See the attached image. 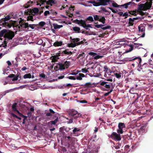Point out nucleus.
<instances>
[{
  "instance_id": "obj_1",
  "label": "nucleus",
  "mask_w": 153,
  "mask_h": 153,
  "mask_svg": "<svg viewBox=\"0 0 153 153\" xmlns=\"http://www.w3.org/2000/svg\"><path fill=\"white\" fill-rule=\"evenodd\" d=\"M127 41H121L120 42H116V45H120V46L116 47V48H119L123 46L124 48H127L125 52L128 53L132 51L134 47L137 48L140 45H142V44L135 43H134L133 45H128L127 44Z\"/></svg>"
},
{
  "instance_id": "obj_2",
  "label": "nucleus",
  "mask_w": 153,
  "mask_h": 153,
  "mask_svg": "<svg viewBox=\"0 0 153 153\" xmlns=\"http://www.w3.org/2000/svg\"><path fill=\"white\" fill-rule=\"evenodd\" d=\"M152 0H147V2L144 4H141L139 5L138 9L137 11L140 15L143 16L144 15L145 13L142 10H146L149 9L151 7Z\"/></svg>"
},
{
  "instance_id": "obj_3",
  "label": "nucleus",
  "mask_w": 153,
  "mask_h": 153,
  "mask_svg": "<svg viewBox=\"0 0 153 153\" xmlns=\"http://www.w3.org/2000/svg\"><path fill=\"white\" fill-rule=\"evenodd\" d=\"M38 0L37 1V5H39L40 6L42 5L43 4L44 2H46L47 4L52 6L53 4H56L57 3V1L56 0Z\"/></svg>"
},
{
  "instance_id": "obj_4",
  "label": "nucleus",
  "mask_w": 153,
  "mask_h": 153,
  "mask_svg": "<svg viewBox=\"0 0 153 153\" xmlns=\"http://www.w3.org/2000/svg\"><path fill=\"white\" fill-rule=\"evenodd\" d=\"M79 41L80 39L78 38L72 39H71V42L68 44V47L74 48L77 45H80L81 43H83L82 41L81 42H79Z\"/></svg>"
},
{
  "instance_id": "obj_5",
  "label": "nucleus",
  "mask_w": 153,
  "mask_h": 153,
  "mask_svg": "<svg viewBox=\"0 0 153 153\" xmlns=\"http://www.w3.org/2000/svg\"><path fill=\"white\" fill-rule=\"evenodd\" d=\"M70 65L69 62L66 61L65 62L60 63L57 65V67L60 70L64 69L65 68H67Z\"/></svg>"
},
{
  "instance_id": "obj_6",
  "label": "nucleus",
  "mask_w": 153,
  "mask_h": 153,
  "mask_svg": "<svg viewBox=\"0 0 153 153\" xmlns=\"http://www.w3.org/2000/svg\"><path fill=\"white\" fill-rule=\"evenodd\" d=\"M143 18L142 17V18L140 17H136L134 18L133 19L130 18L129 19V22L128 23V25L127 26V27L128 29L129 28H131L134 29V27L133 26L134 25V20H137L138 19H143Z\"/></svg>"
},
{
  "instance_id": "obj_7",
  "label": "nucleus",
  "mask_w": 153,
  "mask_h": 153,
  "mask_svg": "<svg viewBox=\"0 0 153 153\" xmlns=\"http://www.w3.org/2000/svg\"><path fill=\"white\" fill-rule=\"evenodd\" d=\"M110 137L112 139L116 141H120L121 140L120 135L116 132H113L110 135Z\"/></svg>"
},
{
  "instance_id": "obj_8",
  "label": "nucleus",
  "mask_w": 153,
  "mask_h": 153,
  "mask_svg": "<svg viewBox=\"0 0 153 153\" xmlns=\"http://www.w3.org/2000/svg\"><path fill=\"white\" fill-rule=\"evenodd\" d=\"M111 3L113 6L114 7H118L119 6H123L125 8H127L128 7V6L130 5V4H131L132 3V2H129L125 4H124L122 5H118L116 2H115L114 1H112L111 0V1L110 2Z\"/></svg>"
},
{
  "instance_id": "obj_9",
  "label": "nucleus",
  "mask_w": 153,
  "mask_h": 153,
  "mask_svg": "<svg viewBox=\"0 0 153 153\" xmlns=\"http://www.w3.org/2000/svg\"><path fill=\"white\" fill-rule=\"evenodd\" d=\"M69 115L74 117V118H76L80 117L81 115L78 112L74 110H71L69 113Z\"/></svg>"
},
{
  "instance_id": "obj_10",
  "label": "nucleus",
  "mask_w": 153,
  "mask_h": 153,
  "mask_svg": "<svg viewBox=\"0 0 153 153\" xmlns=\"http://www.w3.org/2000/svg\"><path fill=\"white\" fill-rule=\"evenodd\" d=\"M77 23L80 25H81L83 27L85 28L86 29H88V27H91L90 25H87L85 23V22L84 21L80 20H79L78 21Z\"/></svg>"
},
{
  "instance_id": "obj_11",
  "label": "nucleus",
  "mask_w": 153,
  "mask_h": 153,
  "mask_svg": "<svg viewBox=\"0 0 153 153\" xmlns=\"http://www.w3.org/2000/svg\"><path fill=\"white\" fill-rule=\"evenodd\" d=\"M88 54L94 57V59H95L101 58L103 57V56L102 55H99L97 53L93 52H90L88 53Z\"/></svg>"
},
{
  "instance_id": "obj_12",
  "label": "nucleus",
  "mask_w": 153,
  "mask_h": 153,
  "mask_svg": "<svg viewBox=\"0 0 153 153\" xmlns=\"http://www.w3.org/2000/svg\"><path fill=\"white\" fill-rule=\"evenodd\" d=\"M111 1V0H98V6L100 5H106Z\"/></svg>"
},
{
  "instance_id": "obj_13",
  "label": "nucleus",
  "mask_w": 153,
  "mask_h": 153,
  "mask_svg": "<svg viewBox=\"0 0 153 153\" xmlns=\"http://www.w3.org/2000/svg\"><path fill=\"white\" fill-rule=\"evenodd\" d=\"M8 77L10 78H13L11 80L10 82V83L11 84L16 83L15 81L18 79V76H15L14 74H10L8 76Z\"/></svg>"
},
{
  "instance_id": "obj_14",
  "label": "nucleus",
  "mask_w": 153,
  "mask_h": 153,
  "mask_svg": "<svg viewBox=\"0 0 153 153\" xmlns=\"http://www.w3.org/2000/svg\"><path fill=\"white\" fill-rule=\"evenodd\" d=\"M28 10L27 13L30 15L32 14L33 15H34L35 14L37 13L39 11L38 9L37 8H35L32 10L30 9H28Z\"/></svg>"
},
{
  "instance_id": "obj_15",
  "label": "nucleus",
  "mask_w": 153,
  "mask_h": 153,
  "mask_svg": "<svg viewBox=\"0 0 153 153\" xmlns=\"http://www.w3.org/2000/svg\"><path fill=\"white\" fill-rule=\"evenodd\" d=\"M22 26L25 28L29 29V28H30L32 29H33L36 26L35 24H29L28 22H26L23 24Z\"/></svg>"
},
{
  "instance_id": "obj_16",
  "label": "nucleus",
  "mask_w": 153,
  "mask_h": 153,
  "mask_svg": "<svg viewBox=\"0 0 153 153\" xmlns=\"http://www.w3.org/2000/svg\"><path fill=\"white\" fill-rule=\"evenodd\" d=\"M14 36V33L13 32L8 31L7 30L5 37L9 39H12Z\"/></svg>"
},
{
  "instance_id": "obj_17",
  "label": "nucleus",
  "mask_w": 153,
  "mask_h": 153,
  "mask_svg": "<svg viewBox=\"0 0 153 153\" xmlns=\"http://www.w3.org/2000/svg\"><path fill=\"white\" fill-rule=\"evenodd\" d=\"M100 85L106 88H109L111 87V85L106 82H100Z\"/></svg>"
},
{
  "instance_id": "obj_18",
  "label": "nucleus",
  "mask_w": 153,
  "mask_h": 153,
  "mask_svg": "<svg viewBox=\"0 0 153 153\" xmlns=\"http://www.w3.org/2000/svg\"><path fill=\"white\" fill-rule=\"evenodd\" d=\"M104 25H102V24L100 25H95V27H96L99 28H101L102 29H103V30H106L108 29L109 28L111 27L110 26H107L106 27H103L104 26Z\"/></svg>"
},
{
  "instance_id": "obj_19",
  "label": "nucleus",
  "mask_w": 153,
  "mask_h": 153,
  "mask_svg": "<svg viewBox=\"0 0 153 153\" xmlns=\"http://www.w3.org/2000/svg\"><path fill=\"white\" fill-rule=\"evenodd\" d=\"M93 64L92 62H89L87 65H86V68H87V69L88 70H93L96 68V67L92 65L91 66V65Z\"/></svg>"
},
{
  "instance_id": "obj_20",
  "label": "nucleus",
  "mask_w": 153,
  "mask_h": 153,
  "mask_svg": "<svg viewBox=\"0 0 153 153\" xmlns=\"http://www.w3.org/2000/svg\"><path fill=\"white\" fill-rule=\"evenodd\" d=\"M85 76V75L83 74L79 73L78 75L76 76V79L81 80H82V78Z\"/></svg>"
},
{
  "instance_id": "obj_21",
  "label": "nucleus",
  "mask_w": 153,
  "mask_h": 153,
  "mask_svg": "<svg viewBox=\"0 0 153 153\" xmlns=\"http://www.w3.org/2000/svg\"><path fill=\"white\" fill-rule=\"evenodd\" d=\"M62 45V42L61 41H56L53 44L55 47L60 46Z\"/></svg>"
},
{
  "instance_id": "obj_22",
  "label": "nucleus",
  "mask_w": 153,
  "mask_h": 153,
  "mask_svg": "<svg viewBox=\"0 0 153 153\" xmlns=\"http://www.w3.org/2000/svg\"><path fill=\"white\" fill-rule=\"evenodd\" d=\"M7 30L4 29L1 31L0 32V36L2 37L4 35V36L5 37L6 34L7 32Z\"/></svg>"
},
{
  "instance_id": "obj_23",
  "label": "nucleus",
  "mask_w": 153,
  "mask_h": 153,
  "mask_svg": "<svg viewBox=\"0 0 153 153\" xmlns=\"http://www.w3.org/2000/svg\"><path fill=\"white\" fill-rule=\"evenodd\" d=\"M87 2L92 4H93V5L94 6H98V0H97L96 1H87Z\"/></svg>"
},
{
  "instance_id": "obj_24",
  "label": "nucleus",
  "mask_w": 153,
  "mask_h": 153,
  "mask_svg": "<svg viewBox=\"0 0 153 153\" xmlns=\"http://www.w3.org/2000/svg\"><path fill=\"white\" fill-rule=\"evenodd\" d=\"M53 25L54 29H59L63 27L62 25H59L56 23H54Z\"/></svg>"
},
{
  "instance_id": "obj_25",
  "label": "nucleus",
  "mask_w": 153,
  "mask_h": 153,
  "mask_svg": "<svg viewBox=\"0 0 153 153\" xmlns=\"http://www.w3.org/2000/svg\"><path fill=\"white\" fill-rule=\"evenodd\" d=\"M31 77H32V78H33L34 76H32L31 74L30 73L25 74L23 76V78L24 79L30 78Z\"/></svg>"
},
{
  "instance_id": "obj_26",
  "label": "nucleus",
  "mask_w": 153,
  "mask_h": 153,
  "mask_svg": "<svg viewBox=\"0 0 153 153\" xmlns=\"http://www.w3.org/2000/svg\"><path fill=\"white\" fill-rule=\"evenodd\" d=\"M94 84L90 82H88L86 83L85 85V86L87 87H92Z\"/></svg>"
},
{
  "instance_id": "obj_27",
  "label": "nucleus",
  "mask_w": 153,
  "mask_h": 153,
  "mask_svg": "<svg viewBox=\"0 0 153 153\" xmlns=\"http://www.w3.org/2000/svg\"><path fill=\"white\" fill-rule=\"evenodd\" d=\"M17 105L16 103H14L12 105V108L14 111H16L17 112L18 111L17 110L16 108Z\"/></svg>"
},
{
  "instance_id": "obj_28",
  "label": "nucleus",
  "mask_w": 153,
  "mask_h": 153,
  "mask_svg": "<svg viewBox=\"0 0 153 153\" xmlns=\"http://www.w3.org/2000/svg\"><path fill=\"white\" fill-rule=\"evenodd\" d=\"M35 19V18L33 17V16L31 15L29 16L27 18V21H33Z\"/></svg>"
},
{
  "instance_id": "obj_29",
  "label": "nucleus",
  "mask_w": 153,
  "mask_h": 153,
  "mask_svg": "<svg viewBox=\"0 0 153 153\" xmlns=\"http://www.w3.org/2000/svg\"><path fill=\"white\" fill-rule=\"evenodd\" d=\"M68 7V6L67 5H62L61 6V8H59L60 10H62L63 9H65V11H67V8Z\"/></svg>"
},
{
  "instance_id": "obj_30",
  "label": "nucleus",
  "mask_w": 153,
  "mask_h": 153,
  "mask_svg": "<svg viewBox=\"0 0 153 153\" xmlns=\"http://www.w3.org/2000/svg\"><path fill=\"white\" fill-rule=\"evenodd\" d=\"M81 72V71L77 70H74L72 73H71L70 74L71 75H75L78 74V73L80 72Z\"/></svg>"
},
{
  "instance_id": "obj_31",
  "label": "nucleus",
  "mask_w": 153,
  "mask_h": 153,
  "mask_svg": "<svg viewBox=\"0 0 153 153\" xmlns=\"http://www.w3.org/2000/svg\"><path fill=\"white\" fill-rule=\"evenodd\" d=\"M73 30L74 31L77 33H79L80 32V28L79 27H73Z\"/></svg>"
},
{
  "instance_id": "obj_32",
  "label": "nucleus",
  "mask_w": 153,
  "mask_h": 153,
  "mask_svg": "<svg viewBox=\"0 0 153 153\" xmlns=\"http://www.w3.org/2000/svg\"><path fill=\"white\" fill-rule=\"evenodd\" d=\"M118 126L119 128H122V129H123V128H125V127L124 124L123 123H119Z\"/></svg>"
},
{
  "instance_id": "obj_33",
  "label": "nucleus",
  "mask_w": 153,
  "mask_h": 153,
  "mask_svg": "<svg viewBox=\"0 0 153 153\" xmlns=\"http://www.w3.org/2000/svg\"><path fill=\"white\" fill-rule=\"evenodd\" d=\"M139 32H143L144 31V27L143 26H139L138 27Z\"/></svg>"
},
{
  "instance_id": "obj_34",
  "label": "nucleus",
  "mask_w": 153,
  "mask_h": 153,
  "mask_svg": "<svg viewBox=\"0 0 153 153\" xmlns=\"http://www.w3.org/2000/svg\"><path fill=\"white\" fill-rule=\"evenodd\" d=\"M32 3V2L31 1H29L24 6V7L25 8H28L30 6V4H31Z\"/></svg>"
},
{
  "instance_id": "obj_35",
  "label": "nucleus",
  "mask_w": 153,
  "mask_h": 153,
  "mask_svg": "<svg viewBox=\"0 0 153 153\" xmlns=\"http://www.w3.org/2000/svg\"><path fill=\"white\" fill-rule=\"evenodd\" d=\"M99 21L101 22L103 24L105 23V19L104 17H102L100 18H99Z\"/></svg>"
},
{
  "instance_id": "obj_36",
  "label": "nucleus",
  "mask_w": 153,
  "mask_h": 153,
  "mask_svg": "<svg viewBox=\"0 0 153 153\" xmlns=\"http://www.w3.org/2000/svg\"><path fill=\"white\" fill-rule=\"evenodd\" d=\"M87 69V68L86 67L85 68L82 69L81 71L83 73H89V71Z\"/></svg>"
},
{
  "instance_id": "obj_37",
  "label": "nucleus",
  "mask_w": 153,
  "mask_h": 153,
  "mask_svg": "<svg viewBox=\"0 0 153 153\" xmlns=\"http://www.w3.org/2000/svg\"><path fill=\"white\" fill-rule=\"evenodd\" d=\"M79 130L76 128H74L73 131L74 135L76 136L77 135L76 134V132L79 131Z\"/></svg>"
},
{
  "instance_id": "obj_38",
  "label": "nucleus",
  "mask_w": 153,
  "mask_h": 153,
  "mask_svg": "<svg viewBox=\"0 0 153 153\" xmlns=\"http://www.w3.org/2000/svg\"><path fill=\"white\" fill-rule=\"evenodd\" d=\"M62 54L68 55L70 54H71L72 53L71 52H68L67 50H65L62 52Z\"/></svg>"
},
{
  "instance_id": "obj_39",
  "label": "nucleus",
  "mask_w": 153,
  "mask_h": 153,
  "mask_svg": "<svg viewBox=\"0 0 153 153\" xmlns=\"http://www.w3.org/2000/svg\"><path fill=\"white\" fill-rule=\"evenodd\" d=\"M58 121V118H57L55 120L53 121H51L50 122L53 125H55Z\"/></svg>"
},
{
  "instance_id": "obj_40",
  "label": "nucleus",
  "mask_w": 153,
  "mask_h": 153,
  "mask_svg": "<svg viewBox=\"0 0 153 153\" xmlns=\"http://www.w3.org/2000/svg\"><path fill=\"white\" fill-rule=\"evenodd\" d=\"M114 74L117 78H120L121 76L120 73H116Z\"/></svg>"
},
{
  "instance_id": "obj_41",
  "label": "nucleus",
  "mask_w": 153,
  "mask_h": 153,
  "mask_svg": "<svg viewBox=\"0 0 153 153\" xmlns=\"http://www.w3.org/2000/svg\"><path fill=\"white\" fill-rule=\"evenodd\" d=\"M51 14L54 16H56L57 14V13L54 10H51L50 11Z\"/></svg>"
},
{
  "instance_id": "obj_42",
  "label": "nucleus",
  "mask_w": 153,
  "mask_h": 153,
  "mask_svg": "<svg viewBox=\"0 0 153 153\" xmlns=\"http://www.w3.org/2000/svg\"><path fill=\"white\" fill-rule=\"evenodd\" d=\"M117 131L119 134H122L123 133V129L121 128H119V129L117 130Z\"/></svg>"
},
{
  "instance_id": "obj_43",
  "label": "nucleus",
  "mask_w": 153,
  "mask_h": 153,
  "mask_svg": "<svg viewBox=\"0 0 153 153\" xmlns=\"http://www.w3.org/2000/svg\"><path fill=\"white\" fill-rule=\"evenodd\" d=\"M3 26L7 28H10L11 27V25L8 23H5L3 25Z\"/></svg>"
},
{
  "instance_id": "obj_44",
  "label": "nucleus",
  "mask_w": 153,
  "mask_h": 153,
  "mask_svg": "<svg viewBox=\"0 0 153 153\" xmlns=\"http://www.w3.org/2000/svg\"><path fill=\"white\" fill-rule=\"evenodd\" d=\"M45 25V23L44 22H39V25L41 27H43Z\"/></svg>"
},
{
  "instance_id": "obj_45",
  "label": "nucleus",
  "mask_w": 153,
  "mask_h": 153,
  "mask_svg": "<svg viewBox=\"0 0 153 153\" xmlns=\"http://www.w3.org/2000/svg\"><path fill=\"white\" fill-rule=\"evenodd\" d=\"M130 13L131 14L134 16H136L137 13V12L134 11L130 12Z\"/></svg>"
},
{
  "instance_id": "obj_46",
  "label": "nucleus",
  "mask_w": 153,
  "mask_h": 153,
  "mask_svg": "<svg viewBox=\"0 0 153 153\" xmlns=\"http://www.w3.org/2000/svg\"><path fill=\"white\" fill-rule=\"evenodd\" d=\"M17 113L18 114H19L20 116H22V117L24 118V119H27V117L26 116H25L24 115L22 114L21 113H20V112L19 111H17Z\"/></svg>"
},
{
  "instance_id": "obj_47",
  "label": "nucleus",
  "mask_w": 153,
  "mask_h": 153,
  "mask_svg": "<svg viewBox=\"0 0 153 153\" xmlns=\"http://www.w3.org/2000/svg\"><path fill=\"white\" fill-rule=\"evenodd\" d=\"M68 78L70 79L75 80L76 79V77L74 76H69L67 77Z\"/></svg>"
},
{
  "instance_id": "obj_48",
  "label": "nucleus",
  "mask_w": 153,
  "mask_h": 153,
  "mask_svg": "<svg viewBox=\"0 0 153 153\" xmlns=\"http://www.w3.org/2000/svg\"><path fill=\"white\" fill-rule=\"evenodd\" d=\"M87 20L91 22L94 21L93 18L92 17L89 16L87 18Z\"/></svg>"
},
{
  "instance_id": "obj_49",
  "label": "nucleus",
  "mask_w": 153,
  "mask_h": 153,
  "mask_svg": "<svg viewBox=\"0 0 153 153\" xmlns=\"http://www.w3.org/2000/svg\"><path fill=\"white\" fill-rule=\"evenodd\" d=\"M51 14L50 12L49 11H45L44 13V15L45 16H47L48 15Z\"/></svg>"
},
{
  "instance_id": "obj_50",
  "label": "nucleus",
  "mask_w": 153,
  "mask_h": 153,
  "mask_svg": "<svg viewBox=\"0 0 153 153\" xmlns=\"http://www.w3.org/2000/svg\"><path fill=\"white\" fill-rule=\"evenodd\" d=\"M94 20H99L100 18L99 16L97 15H94Z\"/></svg>"
},
{
  "instance_id": "obj_51",
  "label": "nucleus",
  "mask_w": 153,
  "mask_h": 153,
  "mask_svg": "<svg viewBox=\"0 0 153 153\" xmlns=\"http://www.w3.org/2000/svg\"><path fill=\"white\" fill-rule=\"evenodd\" d=\"M77 102H79L81 103H87V101L85 100H82L81 101H77Z\"/></svg>"
},
{
  "instance_id": "obj_52",
  "label": "nucleus",
  "mask_w": 153,
  "mask_h": 153,
  "mask_svg": "<svg viewBox=\"0 0 153 153\" xmlns=\"http://www.w3.org/2000/svg\"><path fill=\"white\" fill-rule=\"evenodd\" d=\"M109 8L114 13H116L117 12V10H114L111 7H109Z\"/></svg>"
},
{
  "instance_id": "obj_53",
  "label": "nucleus",
  "mask_w": 153,
  "mask_h": 153,
  "mask_svg": "<svg viewBox=\"0 0 153 153\" xmlns=\"http://www.w3.org/2000/svg\"><path fill=\"white\" fill-rule=\"evenodd\" d=\"M128 14L127 13H123V16L125 17V18H126L128 16Z\"/></svg>"
},
{
  "instance_id": "obj_54",
  "label": "nucleus",
  "mask_w": 153,
  "mask_h": 153,
  "mask_svg": "<svg viewBox=\"0 0 153 153\" xmlns=\"http://www.w3.org/2000/svg\"><path fill=\"white\" fill-rule=\"evenodd\" d=\"M7 51H6L4 53H1L0 54V58H1L2 56L5 55L6 54H7Z\"/></svg>"
},
{
  "instance_id": "obj_55",
  "label": "nucleus",
  "mask_w": 153,
  "mask_h": 153,
  "mask_svg": "<svg viewBox=\"0 0 153 153\" xmlns=\"http://www.w3.org/2000/svg\"><path fill=\"white\" fill-rule=\"evenodd\" d=\"M67 137L68 139H69V140L73 141V140H75V138H71V137H70L69 136Z\"/></svg>"
},
{
  "instance_id": "obj_56",
  "label": "nucleus",
  "mask_w": 153,
  "mask_h": 153,
  "mask_svg": "<svg viewBox=\"0 0 153 153\" xmlns=\"http://www.w3.org/2000/svg\"><path fill=\"white\" fill-rule=\"evenodd\" d=\"M39 77L41 78H45V75L44 74H42L39 75Z\"/></svg>"
},
{
  "instance_id": "obj_57",
  "label": "nucleus",
  "mask_w": 153,
  "mask_h": 153,
  "mask_svg": "<svg viewBox=\"0 0 153 153\" xmlns=\"http://www.w3.org/2000/svg\"><path fill=\"white\" fill-rule=\"evenodd\" d=\"M88 3H87V1L86 2V3H85L83 5L85 6H89V7H91L92 6V5H88Z\"/></svg>"
},
{
  "instance_id": "obj_58",
  "label": "nucleus",
  "mask_w": 153,
  "mask_h": 153,
  "mask_svg": "<svg viewBox=\"0 0 153 153\" xmlns=\"http://www.w3.org/2000/svg\"><path fill=\"white\" fill-rule=\"evenodd\" d=\"M107 71H106L104 75V76L105 77H108V76L109 75L108 74V73L107 72Z\"/></svg>"
},
{
  "instance_id": "obj_59",
  "label": "nucleus",
  "mask_w": 153,
  "mask_h": 153,
  "mask_svg": "<svg viewBox=\"0 0 153 153\" xmlns=\"http://www.w3.org/2000/svg\"><path fill=\"white\" fill-rule=\"evenodd\" d=\"M49 111H50V113H51V114H54V113H55V112L54 111H53V110H52L51 109H49Z\"/></svg>"
},
{
  "instance_id": "obj_60",
  "label": "nucleus",
  "mask_w": 153,
  "mask_h": 153,
  "mask_svg": "<svg viewBox=\"0 0 153 153\" xmlns=\"http://www.w3.org/2000/svg\"><path fill=\"white\" fill-rule=\"evenodd\" d=\"M42 43V39H39L38 42V44L40 45Z\"/></svg>"
},
{
  "instance_id": "obj_61",
  "label": "nucleus",
  "mask_w": 153,
  "mask_h": 153,
  "mask_svg": "<svg viewBox=\"0 0 153 153\" xmlns=\"http://www.w3.org/2000/svg\"><path fill=\"white\" fill-rule=\"evenodd\" d=\"M10 17L9 16H7L5 17V21H8L10 20Z\"/></svg>"
},
{
  "instance_id": "obj_62",
  "label": "nucleus",
  "mask_w": 153,
  "mask_h": 153,
  "mask_svg": "<svg viewBox=\"0 0 153 153\" xmlns=\"http://www.w3.org/2000/svg\"><path fill=\"white\" fill-rule=\"evenodd\" d=\"M101 9L102 10V11H103L104 12H107V11L103 7H101Z\"/></svg>"
},
{
  "instance_id": "obj_63",
  "label": "nucleus",
  "mask_w": 153,
  "mask_h": 153,
  "mask_svg": "<svg viewBox=\"0 0 153 153\" xmlns=\"http://www.w3.org/2000/svg\"><path fill=\"white\" fill-rule=\"evenodd\" d=\"M46 115L47 116H51L52 114L50 112H48L46 113Z\"/></svg>"
},
{
  "instance_id": "obj_64",
  "label": "nucleus",
  "mask_w": 153,
  "mask_h": 153,
  "mask_svg": "<svg viewBox=\"0 0 153 153\" xmlns=\"http://www.w3.org/2000/svg\"><path fill=\"white\" fill-rule=\"evenodd\" d=\"M27 69V68L26 67H24L21 69V70L22 71H25Z\"/></svg>"
}]
</instances>
